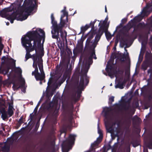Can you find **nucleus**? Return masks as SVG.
I'll use <instances>...</instances> for the list:
<instances>
[{"label": "nucleus", "mask_w": 152, "mask_h": 152, "mask_svg": "<svg viewBox=\"0 0 152 152\" xmlns=\"http://www.w3.org/2000/svg\"><path fill=\"white\" fill-rule=\"evenodd\" d=\"M150 140L151 141H152V135L151 136ZM148 146H152V142H149V143H148Z\"/></svg>", "instance_id": "nucleus-57"}, {"label": "nucleus", "mask_w": 152, "mask_h": 152, "mask_svg": "<svg viewBox=\"0 0 152 152\" xmlns=\"http://www.w3.org/2000/svg\"><path fill=\"white\" fill-rule=\"evenodd\" d=\"M66 7H64V9L63 10H64V11L67 13V15H66V20H67V18H68V12H67L66 11Z\"/></svg>", "instance_id": "nucleus-55"}, {"label": "nucleus", "mask_w": 152, "mask_h": 152, "mask_svg": "<svg viewBox=\"0 0 152 152\" xmlns=\"http://www.w3.org/2000/svg\"><path fill=\"white\" fill-rule=\"evenodd\" d=\"M114 96H112L109 98L108 102L109 104H112V102L114 101Z\"/></svg>", "instance_id": "nucleus-43"}, {"label": "nucleus", "mask_w": 152, "mask_h": 152, "mask_svg": "<svg viewBox=\"0 0 152 152\" xmlns=\"http://www.w3.org/2000/svg\"><path fill=\"white\" fill-rule=\"evenodd\" d=\"M89 68V66H88L86 68V69L84 70L85 73L83 74H81L80 75V78H81V76H84L85 75H86V77H87V78L88 79V80L89 81V78L87 77V72L88 71V69Z\"/></svg>", "instance_id": "nucleus-35"}, {"label": "nucleus", "mask_w": 152, "mask_h": 152, "mask_svg": "<svg viewBox=\"0 0 152 152\" xmlns=\"http://www.w3.org/2000/svg\"><path fill=\"white\" fill-rule=\"evenodd\" d=\"M127 19L126 18H124L123 19L121 20V23L122 24H124L127 22Z\"/></svg>", "instance_id": "nucleus-54"}, {"label": "nucleus", "mask_w": 152, "mask_h": 152, "mask_svg": "<svg viewBox=\"0 0 152 152\" xmlns=\"http://www.w3.org/2000/svg\"><path fill=\"white\" fill-rule=\"evenodd\" d=\"M80 74L76 73L75 74L73 77V81L75 86L77 87V96L76 97V94L74 96V99L75 102H77L80 99L81 96V94L82 93V91H83L84 81H85V85L87 86L89 83V80L86 77V75L81 76L79 84L78 85L80 78Z\"/></svg>", "instance_id": "nucleus-1"}, {"label": "nucleus", "mask_w": 152, "mask_h": 152, "mask_svg": "<svg viewBox=\"0 0 152 152\" xmlns=\"http://www.w3.org/2000/svg\"><path fill=\"white\" fill-rule=\"evenodd\" d=\"M76 136L72 134L69 135L68 138L63 141L62 144V152H68L72 146L74 144Z\"/></svg>", "instance_id": "nucleus-8"}, {"label": "nucleus", "mask_w": 152, "mask_h": 152, "mask_svg": "<svg viewBox=\"0 0 152 152\" xmlns=\"http://www.w3.org/2000/svg\"><path fill=\"white\" fill-rule=\"evenodd\" d=\"M100 26H102L103 28V29H101V31H103V34L104 32H105L107 39V40L111 39L112 38V36L109 32L108 31V27L107 26L102 24Z\"/></svg>", "instance_id": "nucleus-13"}, {"label": "nucleus", "mask_w": 152, "mask_h": 152, "mask_svg": "<svg viewBox=\"0 0 152 152\" xmlns=\"http://www.w3.org/2000/svg\"><path fill=\"white\" fill-rule=\"evenodd\" d=\"M53 82V78L50 77L49 78L48 82V86H50L52 83Z\"/></svg>", "instance_id": "nucleus-48"}, {"label": "nucleus", "mask_w": 152, "mask_h": 152, "mask_svg": "<svg viewBox=\"0 0 152 152\" xmlns=\"http://www.w3.org/2000/svg\"><path fill=\"white\" fill-rule=\"evenodd\" d=\"M0 48L1 49V50H0V56L2 53L1 50H2L3 48H4V45L3 44H2L1 41V40H0Z\"/></svg>", "instance_id": "nucleus-47"}, {"label": "nucleus", "mask_w": 152, "mask_h": 152, "mask_svg": "<svg viewBox=\"0 0 152 152\" xmlns=\"http://www.w3.org/2000/svg\"><path fill=\"white\" fill-rule=\"evenodd\" d=\"M120 57L119 58V60L123 62L124 61V59L126 58V56L125 54H124L122 55H121Z\"/></svg>", "instance_id": "nucleus-38"}, {"label": "nucleus", "mask_w": 152, "mask_h": 152, "mask_svg": "<svg viewBox=\"0 0 152 152\" xmlns=\"http://www.w3.org/2000/svg\"><path fill=\"white\" fill-rule=\"evenodd\" d=\"M108 20V18L107 17V16L106 18L105 19V20L103 22V23H104L105 24L107 22V21Z\"/></svg>", "instance_id": "nucleus-61"}, {"label": "nucleus", "mask_w": 152, "mask_h": 152, "mask_svg": "<svg viewBox=\"0 0 152 152\" xmlns=\"http://www.w3.org/2000/svg\"><path fill=\"white\" fill-rule=\"evenodd\" d=\"M34 75L36 80L37 81L40 80V81H42L45 78L44 72H42L41 74H40L39 73H36Z\"/></svg>", "instance_id": "nucleus-16"}, {"label": "nucleus", "mask_w": 152, "mask_h": 152, "mask_svg": "<svg viewBox=\"0 0 152 152\" xmlns=\"http://www.w3.org/2000/svg\"><path fill=\"white\" fill-rule=\"evenodd\" d=\"M124 83V82L123 81L122 82H121L119 81L116 85L115 86V88H119L120 89H122L124 88L123 85Z\"/></svg>", "instance_id": "nucleus-28"}, {"label": "nucleus", "mask_w": 152, "mask_h": 152, "mask_svg": "<svg viewBox=\"0 0 152 152\" xmlns=\"http://www.w3.org/2000/svg\"><path fill=\"white\" fill-rule=\"evenodd\" d=\"M50 150L51 151V152H55V148L54 147H52L50 148Z\"/></svg>", "instance_id": "nucleus-62"}, {"label": "nucleus", "mask_w": 152, "mask_h": 152, "mask_svg": "<svg viewBox=\"0 0 152 152\" xmlns=\"http://www.w3.org/2000/svg\"><path fill=\"white\" fill-rule=\"evenodd\" d=\"M93 37L94 36L93 34L89 36L85 43V50L91 53L90 56L88 58L89 62L92 61L93 56L94 55L95 56V49L96 46V44H95L93 40H92Z\"/></svg>", "instance_id": "nucleus-5"}, {"label": "nucleus", "mask_w": 152, "mask_h": 152, "mask_svg": "<svg viewBox=\"0 0 152 152\" xmlns=\"http://www.w3.org/2000/svg\"><path fill=\"white\" fill-rule=\"evenodd\" d=\"M18 18L17 19L18 20L23 21L26 19L28 17V16L26 15L22 16L21 15L19 14L18 13Z\"/></svg>", "instance_id": "nucleus-25"}, {"label": "nucleus", "mask_w": 152, "mask_h": 152, "mask_svg": "<svg viewBox=\"0 0 152 152\" xmlns=\"http://www.w3.org/2000/svg\"><path fill=\"white\" fill-rule=\"evenodd\" d=\"M15 72H16L21 74L22 73V70L19 67H18L15 69Z\"/></svg>", "instance_id": "nucleus-44"}, {"label": "nucleus", "mask_w": 152, "mask_h": 152, "mask_svg": "<svg viewBox=\"0 0 152 152\" xmlns=\"http://www.w3.org/2000/svg\"><path fill=\"white\" fill-rule=\"evenodd\" d=\"M96 20H97L96 19H95L93 22H91L90 24L89 25L90 26V27L92 26V29L94 28V24Z\"/></svg>", "instance_id": "nucleus-42"}, {"label": "nucleus", "mask_w": 152, "mask_h": 152, "mask_svg": "<svg viewBox=\"0 0 152 152\" xmlns=\"http://www.w3.org/2000/svg\"><path fill=\"white\" fill-rule=\"evenodd\" d=\"M133 147H136L139 145V142L138 140H133L131 142Z\"/></svg>", "instance_id": "nucleus-31"}, {"label": "nucleus", "mask_w": 152, "mask_h": 152, "mask_svg": "<svg viewBox=\"0 0 152 152\" xmlns=\"http://www.w3.org/2000/svg\"><path fill=\"white\" fill-rule=\"evenodd\" d=\"M32 58L33 60V62H37V58L39 59L40 60H41V59H40L39 58V55L36 53L35 54H34L32 55Z\"/></svg>", "instance_id": "nucleus-24"}, {"label": "nucleus", "mask_w": 152, "mask_h": 152, "mask_svg": "<svg viewBox=\"0 0 152 152\" xmlns=\"http://www.w3.org/2000/svg\"><path fill=\"white\" fill-rule=\"evenodd\" d=\"M133 123H138L140 122V118L138 117L137 116H134L132 118Z\"/></svg>", "instance_id": "nucleus-29"}, {"label": "nucleus", "mask_w": 152, "mask_h": 152, "mask_svg": "<svg viewBox=\"0 0 152 152\" xmlns=\"http://www.w3.org/2000/svg\"><path fill=\"white\" fill-rule=\"evenodd\" d=\"M99 143L97 142V141H95L94 143H92L91 145V151H95V148H94V147L95 146H97L99 144Z\"/></svg>", "instance_id": "nucleus-30"}, {"label": "nucleus", "mask_w": 152, "mask_h": 152, "mask_svg": "<svg viewBox=\"0 0 152 152\" xmlns=\"http://www.w3.org/2000/svg\"><path fill=\"white\" fill-rule=\"evenodd\" d=\"M23 46L25 48L26 51L30 53L34 50L37 53V41L29 36L28 32L21 39Z\"/></svg>", "instance_id": "nucleus-3"}, {"label": "nucleus", "mask_w": 152, "mask_h": 152, "mask_svg": "<svg viewBox=\"0 0 152 152\" xmlns=\"http://www.w3.org/2000/svg\"><path fill=\"white\" fill-rule=\"evenodd\" d=\"M18 12H14L11 15H10L7 17V19L8 20H10L11 23H12L14 22V20H17L18 18Z\"/></svg>", "instance_id": "nucleus-15"}, {"label": "nucleus", "mask_w": 152, "mask_h": 152, "mask_svg": "<svg viewBox=\"0 0 152 152\" xmlns=\"http://www.w3.org/2000/svg\"><path fill=\"white\" fill-rule=\"evenodd\" d=\"M39 126V120L37 121L36 125V128H38Z\"/></svg>", "instance_id": "nucleus-56"}, {"label": "nucleus", "mask_w": 152, "mask_h": 152, "mask_svg": "<svg viewBox=\"0 0 152 152\" xmlns=\"http://www.w3.org/2000/svg\"><path fill=\"white\" fill-rule=\"evenodd\" d=\"M34 117V115H33V113H32L29 116L30 119L31 120H32L33 118Z\"/></svg>", "instance_id": "nucleus-59"}, {"label": "nucleus", "mask_w": 152, "mask_h": 152, "mask_svg": "<svg viewBox=\"0 0 152 152\" xmlns=\"http://www.w3.org/2000/svg\"><path fill=\"white\" fill-rule=\"evenodd\" d=\"M152 6V4L149 3L147 4L146 7H145L142 10L141 13V14L139 15V16L142 18H144L146 15L147 11V10Z\"/></svg>", "instance_id": "nucleus-17"}, {"label": "nucleus", "mask_w": 152, "mask_h": 152, "mask_svg": "<svg viewBox=\"0 0 152 152\" xmlns=\"http://www.w3.org/2000/svg\"><path fill=\"white\" fill-rule=\"evenodd\" d=\"M42 62L43 60L42 59H41V60H40L39 59H38V65L41 73H42V72L43 73V72H44L43 69Z\"/></svg>", "instance_id": "nucleus-22"}, {"label": "nucleus", "mask_w": 152, "mask_h": 152, "mask_svg": "<svg viewBox=\"0 0 152 152\" xmlns=\"http://www.w3.org/2000/svg\"><path fill=\"white\" fill-rule=\"evenodd\" d=\"M61 12L63 13V14L61 15L60 18V22L58 24H57V22L55 20V18L53 14L52 13L51 15V23L52 24V30H54L56 31L58 29H63L65 24L67 22V20H66V15H67V13L65 12L64 10H62Z\"/></svg>", "instance_id": "nucleus-6"}, {"label": "nucleus", "mask_w": 152, "mask_h": 152, "mask_svg": "<svg viewBox=\"0 0 152 152\" xmlns=\"http://www.w3.org/2000/svg\"><path fill=\"white\" fill-rule=\"evenodd\" d=\"M66 78H65V77H64V76H63V77L62 80V82H61V83H63L66 80Z\"/></svg>", "instance_id": "nucleus-63"}, {"label": "nucleus", "mask_w": 152, "mask_h": 152, "mask_svg": "<svg viewBox=\"0 0 152 152\" xmlns=\"http://www.w3.org/2000/svg\"><path fill=\"white\" fill-rule=\"evenodd\" d=\"M0 15L1 17L7 19V17H8L9 15L7 14L4 10H3L2 12H0Z\"/></svg>", "instance_id": "nucleus-32"}, {"label": "nucleus", "mask_w": 152, "mask_h": 152, "mask_svg": "<svg viewBox=\"0 0 152 152\" xmlns=\"http://www.w3.org/2000/svg\"><path fill=\"white\" fill-rule=\"evenodd\" d=\"M62 29H58L56 31L52 30L51 31V33L52 34V37L53 39H57V40H58L59 39V41H60V39L59 37V33L60 32V36L63 41L64 42L65 40L66 42H67V33L65 31L63 32Z\"/></svg>", "instance_id": "nucleus-10"}, {"label": "nucleus", "mask_w": 152, "mask_h": 152, "mask_svg": "<svg viewBox=\"0 0 152 152\" xmlns=\"http://www.w3.org/2000/svg\"><path fill=\"white\" fill-rule=\"evenodd\" d=\"M126 149L127 152H130L131 150L130 145L129 143L126 145Z\"/></svg>", "instance_id": "nucleus-39"}, {"label": "nucleus", "mask_w": 152, "mask_h": 152, "mask_svg": "<svg viewBox=\"0 0 152 152\" xmlns=\"http://www.w3.org/2000/svg\"><path fill=\"white\" fill-rule=\"evenodd\" d=\"M35 70L34 71L32 72V75H34L35 74H36V73H39L38 72V67L37 68H35Z\"/></svg>", "instance_id": "nucleus-45"}, {"label": "nucleus", "mask_w": 152, "mask_h": 152, "mask_svg": "<svg viewBox=\"0 0 152 152\" xmlns=\"http://www.w3.org/2000/svg\"><path fill=\"white\" fill-rule=\"evenodd\" d=\"M23 0H17V1L18 2H19L18 4L20 6L21 4V3H22L23 2Z\"/></svg>", "instance_id": "nucleus-60"}, {"label": "nucleus", "mask_w": 152, "mask_h": 152, "mask_svg": "<svg viewBox=\"0 0 152 152\" xmlns=\"http://www.w3.org/2000/svg\"><path fill=\"white\" fill-rule=\"evenodd\" d=\"M13 108V107L12 105H11L10 104H9L8 109V110H12V109Z\"/></svg>", "instance_id": "nucleus-58"}, {"label": "nucleus", "mask_w": 152, "mask_h": 152, "mask_svg": "<svg viewBox=\"0 0 152 152\" xmlns=\"http://www.w3.org/2000/svg\"><path fill=\"white\" fill-rule=\"evenodd\" d=\"M0 113L1 114V117L3 120H5L8 119L7 112L4 108H2L0 110Z\"/></svg>", "instance_id": "nucleus-19"}, {"label": "nucleus", "mask_w": 152, "mask_h": 152, "mask_svg": "<svg viewBox=\"0 0 152 152\" xmlns=\"http://www.w3.org/2000/svg\"><path fill=\"white\" fill-rule=\"evenodd\" d=\"M3 148L7 151H9L10 150V147L8 146L5 145L4 146Z\"/></svg>", "instance_id": "nucleus-52"}, {"label": "nucleus", "mask_w": 152, "mask_h": 152, "mask_svg": "<svg viewBox=\"0 0 152 152\" xmlns=\"http://www.w3.org/2000/svg\"><path fill=\"white\" fill-rule=\"evenodd\" d=\"M152 64V55L149 56L142 64V69L144 70H146L148 67Z\"/></svg>", "instance_id": "nucleus-11"}, {"label": "nucleus", "mask_w": 152, "mask_h": 152, "mask_svg": "<svg viewBox=\"0 0 152 152\" xmlns=\"http://www.w3.org/2000/svg\"><path fill=\"white\" fill-rule=\"evenodd\" d=\"M11 83L13 84L12 88L14 91L17 90L19 88H20L21 87H23L25 81H24V83H22L21 85L19 86L18 83H16L14 81H12Z\"/></svg>", "instance_id": "nucleus-18"}, {"label": "nucleus", "mask_w": 152, "mask_h": 152, "mask_svg": "<svg viewBox=\"0 0 152 152\" xmlns=\"http://www.w3.org/2000/svg\"><path fill=\"white\" fill-rule=\"evenodd\" d=\"M103 28L102 26H100L96 33L94 42L95 44H96V45L98 44V42L100 40L101 37L103 34V31H102L101 29H103Z\"/></svg>", "instance_id": "nucleus-12"}, {"label": "nucleus", "mask_w": 152, "mask_h": 152, "mask_svg": "<svg viewBox=\"0 0 152 152\" xmlns=\"http://www.w3.org/2000/svg\"><path fill=\"white\" fill-rule=\"evenodd\" d=\"M40 103V101H39L38 102L37 105L36 106V107L35 108L34 110V112L35 114L37 112V109H38V107L39 106V105Z\"/></svg>", "instance_id": "nucleus-46"}, {"label": "nucleus", "mask_w": 152, "mask_h": 152, "mask_svg": "<svg viewBox=\"0 0 152 152\" xmlns=\"http://www.w3.org/2000/svg\"><path fill=\"white\" fill-rule=\"evenodd\" d=\"M112 110L111 108L106 107L103 110L104 112V123L105 127L107 131L111 133L112 132V128L110 126V113Z\"/></svg>", "instance_id": "nucleus-9"}, {"label": "nucleus", "mask_w": 152, "mask_h": 152, "mask_svg": "<svg viewBox=\"0 0 152 152\" xmlns=\"http://www.w3.org/2000/svg\"><path fill=\"white\" fill-rule=\"evenodd\" d=\"M113 68V66L110 65L109 66H107V67L106 68V71L108 73V75L109 76H112L113 75V74L112 72L111 71V70Z\"/></svg>", "instance_id": "nucleus-21"}, {"label": "nucleus", "mask_w": 152, "mask_h": 152, "mask_svg": "<svg viewBox=\"0 0 152 152\" xmlns=\"http://www.w3.org/2000/svg\"><path fill=\"white\" fill-rule=\"evenodd\" d=\"M4 10L5 12H12V10H11L10 8L9 7L5 9Z\"/></svg>", "instance_id": "nucleus-51"}, {"label": "nucleus", "mask_w": 152, "mask_h": 152, "mask_svg": "<svg viewBox=\"0 0 152 152\" xmlns=\"http://www.w3.org/2000/svg\"><path fill=\"white\" fill-rule=\"evenodd\" d=\"M90 27V26L89 25H86L84 26H82L81 27V31L78 34H80L81 33L84 34L85 31L87 30L88 28Z\"/></svg>", "instance_id": "nucleus-23"}, {"label": "nucleus", "mask_w": 152, "mask_h": 152, "mask_svg": "<svg viewBox=\"0 0 152 152\" xmlns=\"http://www.w3.org/2000/svg\"><path fill=\"white\" fill-rule=\"evenodd\" d=\"M23 116H22L19 119V120L18 122L19 126H20L21 125V124L23 123Z\"/></svg>", "instance_id": "nucleus-37"}, {"label": "nucleus", "mask_w": 152, "mask_h": 152, "mask_svg": "<svg viewBox=\"0 0 152 152\" xmlns=\"http://www.w3.org/2000/svg\"><path fill=\"white\" fill-rule=\"evenodd\" d=\"M66 78H65V77H64V76H63V77L62 80V82H61V83H63L66 80Z\"/></svg>", "instance_id": "nucleus-64"}, {"label": "nucleus", "mask_w": 152, "mask_h": 152, "mask_svg": "<svg viewBox=\"0 0 152 152\" xmlns=\"http://www.w3.org/2000/svg\"><path fill=\"white\" fill-rule=\"evenodd\" d=\"M116 58V55L115 53H112L111 55L110 59L111 61L112 62H113L114 59Z\"/></svg>", "instance_id": "nucleus-36"}, {"label": "nucleus", "mask_w": 152, "mask_h": 152, "mask_svg": "<svg viewBox=\"0 0 152 152\" xmlns=\"http://www.w3.org/2000/svg\"><path fill=\"white\" fill-rule=\"evenodd\" d=\"M37 0H25L22 9L25 12L30 13L37 8Z\"/></svg>", "instance_id": "nucleus-7"}, {"label": "nucleus", "mask_w": 152, "mask_h": 152, "mask_svg": "<svg viewBox=\"0 0 152 152\" xmlns=\"http://www.w3.org/2000/svg\"><path fill=\"white\" fill-rule=\"evenodd\" d=\"M50 108L52 109H54L53 115L55 116L58 115V109H57V104L54 102H50L49 104Z\"/></svg>", "instance_id": "nucleus-14"}, {"label": "nucleus", "mask_w": 152, "mask_h": 152, "mask_svg": "<svg viewBox=\"0 0 152 152\" xmlns=\"http://www.w3.org/2000/svg\"><path fill=\"white\" fill-rule=\"evenodd\" d=\"M138 18L137 17H135L133 19L131 20L129 22L128 24L130 25V27L126 32L124 34V37L121 38L124 45H127V43L132 37L133 33H137L140 30L138 27H137V26L134 24L135 23V20H137Z\"/></svg>", "instance_id": "nucleus-2"}, {"label": "nucleus", "mask_w": 152, "mask_h": 152, "mask_svg": "<svg viewBox=\"0 0 152 152\" xmlns=\"http://www.w3.org/2000/svg\"><path fill=\"white\" fill-rule=\"evenodd\" d=\"M38 64V61L36 62H33V67L34 68L37 67V64Z\"/></svg>", "instance_id": "nucleus-53"}, {"label": "nucleus", "mask_w": 152, "mask_h": 152, "mask_svg": "<svg viewBox=\"0 0 152 152\" xmlns=\"http://www.w3.org/2000/svg\"><path fill=\"white\" fill-rule=\"evenodd\" d=\"M83 42L80 43L77 45L76 48V50L79 53H81L83 51Z\"/></svg>", "instance_id": "nucleus-26"}, {"label": "nucleus", "mask_w": 152, "mask_h": 152, "mask_svg": "<svg viewBox=\"0 0 152 152\" xmlns=\"http://www.w3.org/2000/svg\"><path fill=\"white\" fill-rule=\"evenodd\" d=\"M137 26V27H138L140 29L144 28L145 26V23H139Z\"/></svg>", "instance_id": "nucleus-34"}, {"label": "nucleus", "mask_w": 152, "mask_h": 152, "mask_svg": "<svg viewBox=\"0 0 152 152\" xmlns=\"http://www.w3.org/2000/svg\"><path fill=\"white\" fill-rule=\"evenodd\" d=\"M102 138L103 136H102V137H101L100 136H99V137L97 139L96 141H97V142L99 143L101 142L102 140Z\"/></svg>", "instance_id": "nucleus-50"}, {"label": "nucleus", "mask_w": 152, "mask_h": 152, "mask_svg": "<svg viewBox=\"0 0 152 152\" xmlns=\"http://www.w3.org/2000/svg\"><path fill=\"white\" fill-rule=\"evenodd\" d=\"M29 36L37 41L38 48L41 49V41L42 39V50H43V44L45 39V33L44 30L41 28L37 29L35 31H28Z\"/></svg>", "instance_id": "nucleus-4"}, {"label": "nucleus", "mask_w": 152, "mask_h": 152, "mask_svg": "<svg viewBox=\"0 0 152 152\" xmlns=\"http://www.w3.org/2000/svg\"><path fill=\"white\" fill-rule=\"evenodd\" d=\"M70 71H69L68 70H66L65 73H64L63 76L64 77H65L66 78H68L67 80L66 81H68V80L69 79L70 77Z\"/></svg>", "instance_id": "nucleus-27"}, {"label": "nucleus", "mask_w": 152, "mask_h": 152, "mask_svg": "<svg viewBox=\"0 0 152 152\" xmlns=\"http://www.w3.org/2000/svg\"><path fill=\"white\" fill-rule=\"evenodd\" d=\"M148 74L150 73V77L151 78L152 77V69L150 68L148 69L147 71Z\"/></svg>", "instance_id": "nucleus-49"}, {"label": "nucleus", "mask_w": 152, "mask_h": 152, "mask_svg": "<svg viewBox=\"0 0 152 152\" xmlns=\"http://www.w3.org/2000/svg\"><path fill=\"white\" fill-rule=\"evenodd\" d=\"M98 133L99 134V136H100V137H102V136H103V133L102 132V131L101 130L99 129V124H98Z\"/></svg>", "instance_id": "nucleus-41"}, {"label": "nucleus", "mask_w": 152, "mask_h": 152, "mask_svg": "<svg viewBox=\"0 0 152 152\" xmlns=\"http://www.w3.org/2000/svg\"><path fill=\"white\" fill-rule=\"evenodd\" d=\"M8 114L9 115V117L11 116L13 114V112L12 110L10 109L8 110Z\"/></svg>", "instance_id": "nucleus-40"}, {"label": "nucleus", "mask_w": 152, "mask_h": 152, "mask_svg": "<svg viewBox=\"0 0 152 152\" xmlns=\"http://www.w3.org/2000/svg\"><path fill=\"white\" fill-rule=\"evenodd\" d=\"M26 53L25 56V61H26L29 58H31L32 55H31L29 52L26 51Z\"/></svg>", "instance_id": "nucleus-33"}, {"label": "nucleus", "mask_w": 152, "mask_h": 152, "mask_svg": "<svg viewBox=\"0 0 152 152\" xmlns=\"http://www.w3.org/2000/svg\"><path fill=\"white\" fill-rule=\"evenodd\" d=\"M117 105L119 108L121 107L122 109H123L124 110L126 111L129 110L130 107V105L129 104L127 105L126 103H122L120 104H118Z\"/></svg>", "instance_id": "nucleus-20"}]
</instances>
